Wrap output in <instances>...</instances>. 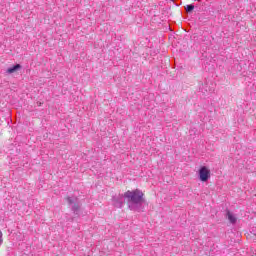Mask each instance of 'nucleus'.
Returning <instances> with one entry per match:
<instances>
[{"instance_id": "obj_1", "label": "nucleus", "mask_w": 256, "mask_h": 256, "mask_svg": "<svg viewBox=\"0 0 256 256\" xmlns=\"http://www.w3.org/2000/svg\"><path fill=\"white\" fill-rule=\"evenodd\" d=\"M125 200H127L128 208L130 211H141L143 203H145V194L139 189L128 190L123 194Z\"/></svg>"}, {"instance_id": "obj_2", "label": "nucleus", "mask_w": 256, "mask_h": 256, "mask_svg": "<svg viewBox=\"0 0 256 256\" xmlns=\"http://www.w3.org/2000/svg\"><path fill=\"white\" fill-rule=\"evenodd\" d=\"M66 201L69 205H72L71 211H73L74 215H79L81 211V202H79V198L77 197H66Z\"/></svg>"}, {"instance_id": "obj_3", "label": "nucleus", "mask_w": 256, "mask_h": 256, "mask_svg": "<svg viewBox=\"0 0 256 256\" xmlns=\"http://www.w3.org/2000/svg\"><path fill=\"white\" fill-rule=\"evenodd\" d=\"M211 177V170H209V168H207V166H202L199 169V179L200 181H203L204 183L209 181Z\"/></svg>"}, {"instance_id": "obj_4", "label": "nucleus", "mask_w": 256, "mask_h": 256, "mask_svg": "<svg viewBox=\"0 0 256 256\" xmlns=\"http://www.w3.org/2000/svg\"><path fill=\"white\" fill-rule=\"evenodd\" d=\"M123 197H125V196H123V194H122V195H119V196L113 198V204H114V206H116L118 209H121V207H123V205H124V203H125V202L123 201Z\"/></svg>"}, {"instance_id": "obj_5", "label": "nucleus", "mask_w": 256, "mask_h": 256, "mask_svg": "<svg viewBox=\"0 0 256 256\" xmlns=\"http://www.w3.org/2000/svg\"><path fill=\"white\" fill-rule=\"evenodd\" d=\"M21 67H22L21 64H16L13 67L8 68L6 73H8V75H11L12 73L19 71V69H21Z\"/></svg>"}, {"instance_id": "obj_6", "label": "nucleus", "mask_w": 256, "mask_h": 256, "mask_svg": "<svg viewBox=\"0 0 256 256\" xmlns=\"http://www.w3.org/2000/svg\"><path fill=\"white\" fill-rule=\"evenodd\" d=\"M227 217L230 223L232 224L237 223V217H235V215H233L230 211H227Z\"/></svg>"}, {"instance_id": "obj_7", "label": "nucleus", "mask_w": 256, "mask_h": 256, "mask_svg": "<svg viewBox=\"0 0 256 256\" xmlns=\"http://www.w3.org/2000/svg\"><path fill=\"white\" fill-rule=\"evenodd\" d=\"M193 9H195V5L189 4L185 7L186 13H193Z\"/></svg>"}, {"instance_id": "obj_8", "label": "nucleus", "mask_w": 256, "mask_h": 256, "mask_svg": "<svg viewBox=\"0 0 256 256\" xmlns=\"http://www.w3.org/2000/svg\"><path fill=\"white\" fill-rule=\"evenodd\" d=\"M3 245V232L0 230V247Z\"/></svg>"}, {"instance_id": "obj_9", "label": "nucleus", "mask_w": 256, "mask_h": 256, "mask_svg": "<svg viewBox=\"0 0 256 256\" xmlns=\"http://www.w3.org/2000/svg\"><path fill=\"white\" fill-rule=\"evenodd\" d=\"M41 105H43V103L37 102V106H38V107H41Z\"/></svg>"}]
</instances>
